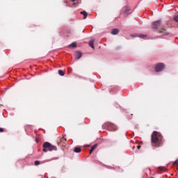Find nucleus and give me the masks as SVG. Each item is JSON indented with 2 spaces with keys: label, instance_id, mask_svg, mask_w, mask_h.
Wrapping results in <instances>:
<instances>
[{
  "label": "nucleus",
  "instance_id": "obj_12",
  "mask_svg": "<svg viewBox=\"0 0 178 178\" xmlns=\"http://www.w3.org/2000/svg\"><path fill=\"white\" fill-rule=\"evenodd\" d=\"M81 15H83V19H87V16L88 14L86 11H82V12H81Z\"/></svg>",
  "mask_w": 178,
  "mask_h": 178
},
{
  "label": "nucleus",
  "instance_id": "obj_5",
  "mask_svg": "<svg viewBox=\"0 0 178 178\" xmlns=\"http://www.w3.org/2000/svg\"><path fill=\"white\" fill-rule=\"evenodd\" d=\"M161 24H162V23L161 22V20H157V21L153 22L152 23V27L154 30H156V29H158V27H160Z\"/></svg>",
  "mask_w": 178,
  "mask_h": 178
},
{
  "label": "nucleus",
  "instance_id": "obj_15",
  "mask_svg": "<svg viewBox=\"0 0 178 178\" xmlns=\"http://www.w3.org/2000/svg\"><path fill=\"white\" fill-rule=\"evenodd\" d=\"M58 74L60 76H64L65 75V72H63V70H58Z\"/></svg>",
  "mask_w": 178,
  "mask_h": 178
},
{
  "label": "nucleus",
  "instance_id": "obj_10",
  "mask_svg": "<svg viewBox=\"0 0 178 178\" xmlns=\"http://www.w3.org/2000/svg\"><path fill=\"white\" fill-rule=\"evenodd\" d=\"M97 147H98V145L97 144H95L94 145H92L90 148V154H92V152H94V149H97Z\"/></svg>",
  "mask_w": 178,
  "mask_h": 178
},
{
  "label": "nucleus",
  "instance_id": "obj_22",
  "mask_svg": "<svg viewBox=\"0 0 178 178\" xmlns=\"http://www.w3.org/2000/svg\"><path fill=\"white\" fill-rule=\"evenodd\" d=\"M5 131V129L3 128H0V133H3Z\"/></svg>",
  "mask_w": 178,
  "mask_h": 178
},
{
  "label": "nucleus",
  "instance_id": "obj_21",
  "mask_svg": "<svg viewBox=\"0 0 178 178\" xmlns=\"http://www.w3.org/2000/svg\"><path fill=\"white\" fill-rule=\"evenodd\" d=\"M159 169L160 170H166V168L165 167H159Z\"/></svg>",
  "mask_w": 178,
  "mask_h": 178
},
{
  "label": "nucleus",
  "instance_id": "obj_8",
  "mask_svg": "<svg viewBox=\"0 0 178 178\" xmlns=\"http://www.w3.org/2000/svg\"><path fill=\"white\" fill-rule=\"evenodd\" d=\"M129 12H130V8L129 7H124L123 8L122 13H124V15H129Z\"/></svg>",
  "mask_w": 178,
  "mask_h": 178
},
{
  "label": "nucleus",
  "instance_id": "obj_6",
  "mask_svg": "<svg viewBox=\"0 0 178 178\" xmlns=\"http://www.w3.org/2000/svg\"><path fill=\"white\" fill-rule=\"evenodd\" d=\"M159 34H163V35H169V33L166 32V29L162 28L161 30L158 31Z\"/></svg>",
  "mask_w": 178,
  "mask_h": 178
},
{
  "label": "nucleus",
  "instance_id": "obj_17",
  "mask_svg": "<svg viewBox=\"0 0 178 178\" xmlns=\"http://www.w3.org/2000/svg\"><path fill=\"white\" fill-rule=\"evenodd\" d=\"M172 165H177V170H178V160H176L175 161H174L173 163H172Z\"/></svg>",
  "mask_w": 178,
  "mask_h": 178
},
{
  "label": "nucleus",
  "instance_id": "obj_3",
  "mask_svg": "<svg viewBox=\"0 0 178 178\" xmlns=\"http://www.w3.org/2000/svg\"><path fill=\"white\" fill-rule=\"evenodd\" d=\"M104 127L107 129V130H109L110 131H115L118 130V127L112 122H106L104 124Z\"/></svg>",
  "mask_w": 178,
  "mask_h": 178
},
{
  "label": "nucleus",
  "instance_id": "obj_19",
  "mask_svg": "<svg viewBox=\"0 0 178 178\" xmlns=\"http://www.w3.org/2000/svg\"><path fill=\"white\" fill-rule=\"evenodd\" d=\"M38 165H40V161H35V165L38 166Z\"/></svg>",
  "mask_w": 178,
  "mask_h": 178
},
{
  "label": "nucleus",
  "instance_id": "obj_4",
  "mask_svg": "<svg viewBox=\"0 0 178 178\" xmlns=\"http://www.w3.org/2000/svg\"><path fill=\"white\" fill-rule=\"evenodd\" d=\"M163 69H165V64L160 63L156 65L155 72H162Z\"/></svg>",
  "mask_w": 178,
  "mask_h": 178
},
{
  "label": "nucleus",
  "instance_id": "obj_23",
  "mask_svg": "<svg viewBox=\"0 0 178 178\" xmlns=\"http://www.w3.org/2000/svg\"><path fill=\"white\" fill-rule=\"evenodd\" d=\"M63 141H66V139L63 138V139L60 140V143H63Z\"/></svg>",
  "mask_w": 178,
  "mask_h": 178
},
{
  "label": "nucleus",
  "instance_id": "obj_26",
  "mask_svg": "<svg viewBox=\"0 0 178 178\" xmlns=\"http://www.w3.org/2000/svg\"><path fill=\"white\" fill-rule=\"evenodd\" d=\"M36 141L38 143V140L36 139Z\"/></svg>",
  "mask_w": 178,
  "mask_h": 178
},
{
  "label": "nucleus",
  "instance_id": "obj_9",
  "mask_svg": "<svg viewBox=\"0 0 178 178\" xmlns=\"http://www.w3.org/2000/svg\"><path fill=\"white\" fill-rule=\"evenodd\" d=\"M111 34H112L113 35H116L119 34V29H113V30L111 31Z\"/></svg>",
  "mask_w": 178,
  "mask_h": 178
},
{
  "label": "nucleus",
  "instance_id": "obj_28",
  "mask_svg": "<svg viewBox=\"0 0 178 178\" xmlns=\"http://www.w3.org/2000/svg\"><path fill=\"white\" fill-rule=\"evenodd\" d=\"M87 147H90V145H87Z\"/></svg>",
  "mask_w": 178,
  "mask_h": 178
},
{
  "label": "nucleus",
  "instance_id": "obj_27",
  "mask_svg": "<svg viewBox=\"0 0 178 178\" xmlns=\"http://www.w3.org/2000/svg\"><path fill=\"white\" fill-rule=\"evenodd\" d=\"M58 145H59V143H58Z\"/></svg>",
  "mask_w": 178,
  "mask_h": 178
},
{
  "label": "nucleus",
  "instance_id": "obj_2",
  "mask_svg": "<svg viewBox=\"0 0 178 178\" xmlns=\"http://www.w3.org/2000/svg\"><path fill=\"white\" fill-rule=\"evenodd\" d=\"M43 152H48V151H57L58 148L56 146L52 145L49 142H45L43 145Z\"/></svg>",
  "mask_w": 178,
  "mask_h": 178
},
{
  "label": "nucleus",
  "instance_id": "obj_20",
  "mask_svg": "<svg viewBox=\"0 0 178 178\" xmlns=\"http://www.w3.org/2000/svg\"><path fill=\"white\" fill-rule=\"evenodd\" d=\"M138 37L140 38H145V37H147V35H138Z\"/></svg>",
  "mask_w": 178,
  "mask_h": 178
},
{
  "label": "nucleus",
  "instance_id": "obj_11",
  "mask_svg": "<svg viewBox=\"0 0 178 178\" xmlns=\"http://www.w3.org/2000/svg\"><path fill=\"white\" fill-rule=\"evenodd\" d=\"M74 152H76V154H79V153L81 152V148H80L79 147H74Z\"/></svg>",
  "mask_w": 178,
  "mask_h": 178
},
{
  "label": "nucleus",
  "instance_id": "obj_14",
  "mask_svg": "<svg viewBox=\"0 0 178 178\" xmlns=\"http://www.w3.org/2000/svg\"><path fill=\"white\" fill-rule=\"evenodd\" d=\"M77 47V44L76 42H72L71 44L69 45V48H76Z\"/></svg>",
  "mask_w": 178,
  "mask_h": 178
},
{
  "label": "nucleus",
  "instance_id": "obj_1",
  "mask_svg": "<svg viewBox=\"0 0 178 178\" xmlns=\"http://www.w3.org/2000/svg\"><path fill=\"white\" fill-rule=\"evenodd\" d=\"M163 136H162V134L156 131H153L151 136V143L152 147H155L156 148H159L161 145L163 144Z\"/></svg>",
  "mask_w": 178,
  "mask_h": 178
},
{
  "label": "nucleus",
  "instance_id": "obj_7",
  "mask_svg": "<svg viewBox=\"0 0 178 178\" xmlns=\"http://www.w3.org/2000/svg\"><path fill=\"white\" fill-rule=\"evenodd\" d=\"M75 56L77 60H79V59H80L81 56H83V53H81V51H76Z\"/></svg>",
  "mask_w": 178,
  "mask_h": 178
},
{
  "label": "nucleus",
  "instance_id": "obj_18",
  "mask_svg": "<svg viewBox=\"0 0 178 178\" xmlns=\"http://www.w3.org/2000/svg\"><path fill=\"white\" fill-rule=\"evenodd\" d=\"M174 20H175V22H176L177 23H178V15H175V16L174 17Z\"/></svg>",
  "mask_w": 178,
  "mask_h": 178
},
{
  "label": "nucleus",
  "instance_id": "obj_24",
  "mask_svg": "<svg viewBox=\"0 0 178 178\" xmlns=\"http://www.w3.org/2000/svg\"><path fill=\"white\" fill-rule=\"evenodd\" d=\"M140 148H141V146H140V145H138V146H137V149H140Z\"/></svg>",
  "mask_w": 178,
  "mask_h": 178
},
{
  "label": "nucleus",
  "instance_id": "obj_16",
  "mask_svg": "<svg viewBox=\"0 0 178 178\" xmlns=\"http://www.w3.org/2000/svg\"><path fill=\"white\" fill-rule=\"evenodd\" d=\"M72 35V31H67V37H70Z\"/></svg>",
  "mask_w": 178,
  "mask_h": 178
},
{
  "label": "nucleus",
  "instance_id": "obj_13",
  "mask_svg": "<svg viewBox=\"0 0 178 178\" xmlns=\"http://www.w3.org/2000/svg\"><path fill=\"white\" fill-rule=\"evenodd\" d=\"M94 42H95V41L94 40H90V42H89V46L91 47V48H92V49H94Z\"/></svg>",
  "mask_w": 178,
  "mask_h": 178
},
{
  "label": "nucleus",
  "instance_id": "obj_25",
  "mask_svg": "<svg viewBox=\"0 0 178 178\" xmlns=\"http://www.w3.org/2000/svg\"><path fill=\"white\" fill-rule=\"evenodd\" d=\"M76 0H72V2H76Z\"/></svg>",
  "mask_w": 178,
  "mask_h": 178
}]
</instances>
